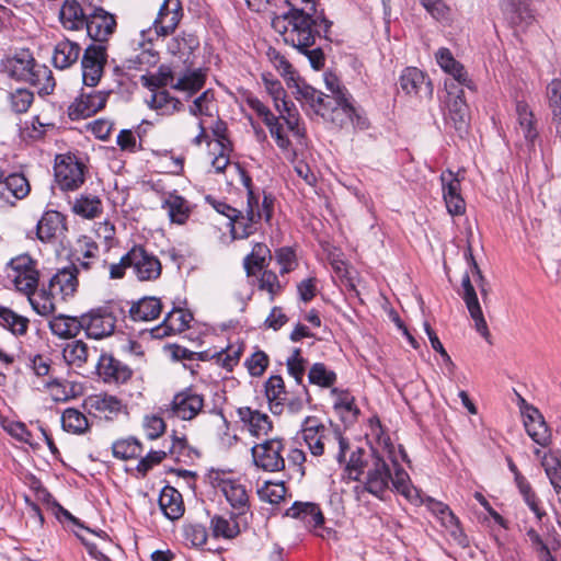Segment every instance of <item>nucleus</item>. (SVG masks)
<instances>
[{
  "label": "nucleus",
  "mask_w": 561,
  "mask_h": 561,
  "mask_svg": "<svg viewBox=\"0 0 561 561\" xmlns=\"http://www.w3.org/2000/svg\"><path fill=\"white\" fill-rule=\"evenodd\" d=\"M379 444H382V454L374 451L370 460L365 463L367 468L364 472L365 490L375 496L381 497L392 485L397 492L410 497L412 490L410 477L400 467L397 455L399 454L402 460L405 461L407 453L401 446L396 451L389 438L380 440Z\"/></svg>",
  "instance_id": "1"
},
{
  "label": "nucleus",
  "mask_w": 561,
  "mask_h": 561,
  "mask_svg": "<svg viewBox=\"0 0 561 561\" xmlns=\"http://www.w3.org/2000/svg\"><path fill=\"white\" fill-rule=\"evenodd\" d=\"M332 22L317 11L289 10L272 20V27L283 36L286 44L306 50L316 39L328 36Z\"/></svg>",
  "instance_id": "2"
},
{
  "label": "nucleus",
  "mask_w": 561,
  "mask_h": 561,
  "mask_svg": "<svg viewBox=\"0 0 561 561\" xmlns=\"http://www.w3.org/2000/svg\"><path fill=\"white\" fill-rule=\"evenodd\" d=\"M300 436L313 457L327 456L339 463L346 461L350 445L337 426L307 416L301 424Z\"/></svg>",
  "instance_id": "3"
},
{
  "label": "nucleus",
  "mask_w": 561,
  "mask_h": 561,
  "mask_svg": "<svg viewBox=\"0 0 561 561\" xmlns=\"http://www.w3.org/2000/svg\"><path fill=\"white\" fill-rule=\"evenodd\" d=\"M244 185L248 188V206L245 216L240 215L232 219L233 226L231 229L234 239H247L256 231V224L264 218L270 221L273 214L274 199L271 195H264L262 203L259 196L251 190V179L244 176Z\"/></svg>",
  "instance_id": "4"
},
{
  "label": "nucleus",
  "mask_w": 561,
  "mask_h": 561,
  "mask_svg": "<svg viewBox=\"0 0 561 561\" xmlns=\"http://www.w3.org/2000/svg\"><path fill=\"white\" fill-rule=\"evenodd\" d=\"M8 279L22 294H33L39 282L37 262L28 254L13 257L8 264Z\"/></svg>",
  "instance_id": "5"
},
{
  "label": "nucleus",
  "mask_w": 561,
  "mask_h": 561,
  "mask_svg": "<svg viewBox=\"0 0 561 561\" xmlns=\"http://www.w3.org/2000/svg\"><path fill=\"white\" fill-rule=\"evenodd\" d=\"M87 10H89L85 25L88 36L92 41L104 45L116 31V16L98 3L89 2Z\"/></svg>",
  "instance_id": "6"
},
{
  "label": "nucleus",
  "mask_w": 561,
  "mask_h": 561,
  "mask_svg": "<svg viewBox=\"0 0 561 561\" xmlns=\"http://www.w3.org/2000/svg\"><path fill=\"white\" fill-rule=\"evenodd\" d=\"M350 99L351 95L331 98L330 105L324 111L322 118L339 127L351 124L359 129H366L368 127L367 119L356 112Z\"/></svg>",
  "instance_id": "7"
},
{
  "label": "nucleus",
  "mask_w": 561,
  "mask_h": 561,
  "mask_svg": "<svg viewBox=\"0 0 561 561\" xmlns=\"http://www.w3.org/2000/svg\"><path fill=\"white\" fill-rule=\"evenodd\" d=\"M55 181L62 191H76L85 180V165L72 156H60L54 167Z\"/></svg>",
  "instance_id": "8"
},
{
  "label": "nucleus",
  "mask_w": 561,
  "mask_h": 561,
  "mask_svg": "<svg viewBox=\"0 0 561 561\" xmlns=\"http://www.w3.org/2000/svg\"><path fill=\"white\" fill-rule=\"evenodd\" d=\"M284 444L282 439H266L252 447V457L255 466L268 472H277L285 468L283 457Z\"/></svg>",
  "instance_id": "9"
},
{
  "label": "nucleus",
  "mask_w": 561,
  "mask_h": 561,
  "mask_svg": "<svg viewBox=\"0 0 561 561\" xmlns=\"http://www.w3.org/2000/svg\"><path fill=\"white\" fill-rule=\"evenodd\" d=\"M126 260H129L134 275L141 282L156 280L161 275L160 260L141 245L133 247L126 253Z\"/></svg>",
  "instance_id": "10"
},
{
  "label": "nucleus",
  "mask_w": 561,
  "mask_h": 561,
  "mask_svg": "<svg viewBox=\"0 0 561 561\" xmlns=\"http://www.w3.org/2000/svg\"><path fill=\"white\" fill-rule=\"evenodd\" d=\"M107 61L106 46L102 44H90L81 59L82 79L87 87H95L104 71Z\"/></svg>",
  "instance_id": "11"
},
{
  "label": "nucleus",
  "mask_w": 561,
  "mask_h": 561,
  "mask_svg": "<svg viewBox=\"0 0 561 561\" xmlns=\"http://www.w3.org/2000/svg\"><path fill=\"white\" fill-rule=\"evenodd\" d=\"M116 328V317L108 308H96L83 314V331L94 340L112 335Z\"/></svg>",
  "instance_id": "12"
},
{
  "label": "nucleus",
  "mask_w": 561,
  "mask_h": 561,
  "mask_svg": "<svg viewBox=\"0 0 561 561\" xmlns=\"http://www.w3.org/2000/svg\"><path fill=\"white\" fill-rule=\"evenodd\" d=\"M204 405V396L192 388H186L173 397L170 403V413L180 420L191 421L203 412Z\"/></svg>",
  "instance_id": "13"
},
{
  "label": "nucleus",
  "mask_w": 561,
  "mask_h": 561,
  "mask_svg": "<svg viewBox=\"0 0 561 561\" xmlns=\"http://www.w3.org/2000/svg\"><path fill=\"white\" fill-rule=\"evenodd\" d=\"M184 15L181 0H164L152 22L158 37H167L175 32Z\"/></svg>",
  "instance_id": "14"
},
{
  "label": "nucleus",
  "mask_w": 561,
  "mask_h": 561,
  "mask_svg": "<svg viewBox=\"0 0 561 561\" xmlns=\"http://www.w3.org/2000/svg\"><path fill=\"white\" fill-rule=\"evenodd\" d=\"M217 488L224 494L231 507V514L236 517H243L250 512V500L245 485L231 478H221Z\"/></svg>",
  "instance_id": "15"
},
{
  "label": "nucleus",
  "mask_w": 561,
  "mask_h": 561,
  "mask_svg": "<svg viewBox=\"0 0 561 561\" xmlns=\"http://www.w3.org/2000/svg\"><path fill=\"white\" fill-rule=\"evenodd\" d=\"M107 95L103 91L82 92L69 107L70 118L81 119L94 115L105 106Z\"/></svg>",
  "instance_id": "16"
},
{
  "label": "nucleus",
  "mask_w": 561,
  "mask_h": 561,
  "mask_svg": "<svg viewBox=\"0 0 561 561\" xmlns=\"http://www.w3.org/2000/svg\"><path fill=\"white\" fill-rule=\"evenodd\" d=\"M400 88L409 95L431 98L433 84L427 76L416 67L405 68L399 79Z\"/></svg>",
  "instance_id": "17"
},
{
  "label": "nucleus",
  "mask_w": 561,
  "mask_h": 561,
  "mask_svg": "<svg viewBox=\"0 0 561 561\" xmlns=\"http://www.w3.org/2000/svg\"><path fill=\"white\" fill-rule=\"evenodd\" d=\"M89 10L78 0H64L58 12V20L67 31H81L85 28Z\"/></svg>",
  "instance_id": "18"
},
{
  "label": "nucleus",
  "mask_w": 561,
  "mask_h": 561,
  "mask_svg": "<svg viewBox=\"0 0 561 561\" xmlns=\"http://www.w3.org/2000/svg\"><path fill=\"white\" fill-rule=\"evenodd\" d=\"M67 231L66 217L57 210L44 213L36 226L37 237L43 242L60 239Z\"/></svg>",
  "instance_id": "19"
},
{
  "label": "nucleus",
  "mask_w": 561,
  "mask_h": 561,
  "mask_svg": "<svg viewBox=\"0 0 561 561\" xmlns=\"http://www.w3.org/2000/svg\"><path fill=\"white\" fill-rule=\"evenodd\" d=\"M193 316L187 310L173 308L167 313L163 322L151 330L154 339H162L176 333H181L188 329Z\"/></svg>",
  "instance_id": "20"
},
{
  "label": "nucleus",
  "mask_w": 561,
  "mask_h": 561,
  "mask_svg": "<svg viewBox=\"0 0 561 561\" xmlns=\"http://www.w3.org/2000/svg\"><path fill=\"white\" fill-rule=\"evenodd\" d=\"M461 286L463 289L462 298L466 302L470 317L474 321V328L488 341L490 337V331L483 317L476 290L467 273L462 277Z\"/></svg>",
  "instance_id": "21"
},
{
  "label": "nucleus",
  "mask_w": 561,
  "mask_h": 561,
  "mask_svg": "<svg viewBox=\"0 0 561 561\" xmlns=\"http://www.w3.org/2000/svg\"><path fill=\"white\" fill-rule=\"evenodd\" d=\"M285 516L299 519L306 527L314 530L324 524L322 511L318 504L312 502H294L286 511Z\"/></svg>",
  "instance_id": "22"
},
{
  "label": "nucleus",
  "mask_w": 561,
  "mask_h": 561,
  "mask_svg": "<svg viewBox=\"0 0 561 561\" xmlns=\"http://www.w3.org/2000/svg\"><path fill=\"white\" fill-rule=\"evenodd\" d=\"M295 98L301 103V105L308 106L314 114L323 116L324 111L330 105L331 98H327V94L314 89L306 83L295 82Z\"/></svg>",
  "instance_id": "23"
},
{
  "label": "nucleus",
  "mask_w": 561,
  "mask_h": 561,
  "mask_svg": "<svg viewBox=\"0 0 561 561\" xmlns=\"http://www.w3.org/2000/svg\"><path fill=\"white\" fill-rule=\"evenodd\" d=\"M295 98L301 103V105L308 106L314 114L323 116L324 111L330 105L331 98H327V94L314 89L306 83L295 82Z\"/></svg>",
  "instance_id": "24"
},
{
  "label": "nucleus",
  "mask_w": 561,
  "mask_h": 561,
  "mask_svg": "<svg viewBox=\"0 0 561 561\" xmlns=\"http://www.w3.org/2000/svg\"><path fill=\"white\" fill-rule=\"evenodd\" d=\"M523 413L525 416L524 425L527 434L538 445L542 447L547 446L550 443L551 436L539 410L531 405H526Z\"/></svg>",
  "instance_id": "25"
},
{
  "label": "nucleus",
  "mask_w": 561,
  "mask_h": 561,
  "mask_svg": "<svg viewBox=\"0 0 561 561\" xmlns=\"http://www.w3.org/2000/svg\"><path fill=\"white\" fill-rule=\"evenodd\" d=\"M501 8L507 21L514 26L525 27L535 20L530 0H503Z\"/></svg>",
  "instance_id": "26"
},
{
  "label": "nucleus",
  "mask_w": 561,
  "mask_h": 561,
  "mask_svg": "<svg viewBox=\"0 0 561 561\" xmlns=\"http://www.w3.org/2000/svg\"><path fill=\"white\" fill-rule=\"evenodd\" d=\"M98 355L96 348H91L82 340H72L65 344L62 348V357L67 365L73 368H83L90 358Z\"/></svg>",
  "instance_id": "27"
},
{
  "label": "nucleus",
  "mask_w": 561,
  "mask_h": 561,
  "mask_svg": "<svg viewBox=\"0 0 561 561\" xmlns=\"http://www.w3.org/2000/svg\"><path fill=\"white\" fill-rule=\"evenodd\" d=\"M516 133L520 134L524 139L529 144L534 145V141L538 137V130L536 127V121L534 113L529 105L524 101H517L516 107Z\"/></svg>",
  "instance_id": "28"
},
{
  "label": "nucleus",
  "mask_w": 561,
  "mask_h": 561,
  "mask_svg": "<svg viewBox=\"0 0 561 561\" xmlns=\"http://www.w3.org/2000/svg\"><path fill=\"white\" fill-rule=\"evenodd\" d=\"M96 369L105 381L125 382L131 376V370L110 355L98 357Z\"/></svg>",
  "instance_id": "29"
},
{
  "label": "nucleus",
  "mask_w": 561,
  "mask_h": 561,
  "mask_svg": "<svg viewBox=\"0 0 561 561\" xmlns=\"http://www.w3.org/2000/svg\"><path fill=\"white\" fill-rule=\"evenodd\" d=\"M85 405L105 419H113L118 415L124 408L118 398L107 393H99L88 397L85 399Z\"/></svg>",
  "instance_id": "30"
},
{
  "label": "nucleus",
  "mask_w": 561,
  "mask_h": 561,
  "mask_svg": "<svg viewBox=\"0 0 561 561\" xmlns=\"http://www.w3.org/2000/svg\"><path fill=\"white\" fill-rule=\"evenodd\" d=\"M161 206L167 211L170 221L176 225H184L192 211L190 203L176 193L167 194Z\"/></svg>",
  "instance_id": "31"
},
{
  "label": "nucleus",
  "mask_w": 561,
  "mask_h": 561,
  "mask_svg": "<svg viewBox=\"0 0 561 561\" xmlns=\"http://www.w3.org/2000/svg\"><path fill=\"white\" fill-rule=\"evenodd\" d=\"M159 506L164 516L171 520L181 518L184 514L182 494L173 486H164L159 496Z\"/></svg>",
  "instance_id": "32"
},
{
  "label": "nucleus",
  "mask_w": 561,
  "mask_h": 561,
  "mask_svg": "<svg viewBox=\"0 0 561 561\" xmlns=\"http://www.w3.org/2000/svg\"><path fill=\"white\" fill-rule=\"evenodd\" d=\"M48 325L54 335L61 339H71L83 330V314L80 317L58 314L49 320Z\"/></svg>",
  "instance_id": "33"
},
{
  "label": "nucleus",
  "mask_w": 561,
  "mask_h": 561,
  "mask_svg": "<svg viewBox=\"0 0 561 561\" xmlns=\"http://www.w3.org/2000/svg\"><path fill=\"white\" fill-rule=\"evenodd\" d=\"M81 47L78 43L64 38L59 41L53 51V65L58 69H67L79 59Z\"/></svg>",
  "instance_id": "34"
},
{
  "label": "nucleus",
  "mask_w": 561,
  "mask_h": 561,
  "mask_svg": "<svg viewBox=\"0 0 561 561\" xmlns=\"http://www.w3.org/2000/svg\"><path fill=\"white\" fill-rule=\"evenodd\" d=\"M238 414L253 436L260 437L267 435L272 430V422L268 415L259 410L244 407L238 410Z\"/></svg>",
  "instance_id": "35"
},
{
  "label": "nucleus",
  "mask_w": 561,
  "mask_h": 561,
  "mask_svg": "<svg viewBox=\"0 0 561 561\" xmlns=\"http://www.w3.org/2000/svg\"><path fill=\"white\" fill-rule=\"evenodd\" d=\"M78 287V278L76 268L71 266L59 270L50 279L49 288L54 290L56 295H60L62 299L72 296Z\"/></svg>",
  "instance_id": "36"
},
{
  "label": "nucleus",
  "mask_w": 561,
  "mask_h": 561,
  "mask_svg": "<svg viewBox=\"0 0 561 561\" xmlns=\"http://www.w3.org/2000/svg\"><path fill=\"white\" fill-rule=\"evenodd\" d=\"M36 66L34 58L27 51H22L7 61L5 69L10 77L28 82Z\"/></svg>",
  "instance_id": "37"
},
{
  "label": "nucleus",
  "mask_w": 561,
  "mask_h": 561,
  "mask_svg": "<svg viewBox=\"0 0 561 561\" xmlns=\"http://www.w3.org/2000/svg\"><path fill=\"white\" fill-rule=\"evenodd\" d=\"M265 394L273 414H282L287 400L284 380L280 376H271L265 382Z\"/></svg>",
  "instance_id": "38"
},
{
  "label": "nucleus",
  "mask_w": 561,
  "mask_h": 561,
  "mask_svg": "<svg viewBox=\"0 0 561 561\" xmlns=\"http://www.w3.org/2000/svg\"><path fill=\"white\" fill-rule=\"evenodd\" d=\"M287 108L284 111H277L279 113V118L286 124L287 129L291 133L297 145L306 146L307 145V131L304 122L300 118V115L295 107L294 103L290 102L286 106Z\"/></svg>",
  "instance_id": "39"
},
{
  "label": "nucleus",
  "mask_w": 561,
  "mask_h": 561,
  "mask_svg": "<svg viewBox=\"0 0 561 561\" xmlns=\"http://www.w3.org/2000/svg\"><path fill=\"white\" fill-rule=\"evenodd\" d=\"M71 210L83 219H95L103 213V204L99 196L92 194H80L75 198Z\"/></svg>",
  "instance_id": "40"
},
{
  "label": "nucleus",
  "mask_w": 561,
  "mask_h": 561,
  "mask_svg": "<svg viewBox=\"0 0 561 561\" xmlns=\"http://www.w3.org/2000/svg\"><path fill=\"white\" fill-rule=\"evenodd\" d=\"M162 311V304L156 297H145L133 304L129 316L134 321H151L157 319Z\"/></svg>",
  "instance_id": "41"
},
{
  "label": "nucleus",
  "mask_w": 561,
  "mask_h": 561,
  "mask_svg": "<svg viewBox=\"0 0 561 561\" xmlns=\"http://www.w3.org/2000/svg\"><path fill=\"white\" fill-rule=\"evenodd\" d=\"M199 43L196 36L192 34L182 33L173 37L167 45L168 51L173 56L184 58V61H188L190 56L198 47Z\"/></svg>",
  "instance_id": "42"
},
{
  "label": "nucleus",
  "mask_w": 561,
  "mask_h": 561,
  "mask_svg": "<svg viewBox=\"0 0 561 561\" xmlns=\"http://www.w3.org/2000/svg\"><path fill=\"white\" fill-rule=\"evenodd\" d=\"M242 517H236L231 514L229 518L220 515H215L210 520L213 535L216 538L222 537L231 539L240 534V522Z\"/></svg>",
  "instance_id": "43"
},
{
  "label": "nucleus",
  "mask_w": 561,
  "mask_h": 561,
  "mask_svg": "<svg viewBox=\"0 0 561 561\" xmlns=\"http://www.w3.org/2000/svg\"><path fill=\"white\" fill-rule=\"evenodd\" d=\"M448 118L459 133L466 131L469 122V108L461 95H457L448 103Z\"/></svg>",
  "instance_id": "44"
},
{
  "label": "nucleus",
  "mask_w": 561,
  "mask_h": 561,
  "mask_svg": "<svg viewBox=\"0 0 561 561\" xmlns=\"http://www.w3.org/2000/svg\"><path fill=\"white\" fill-rule=\"evenodd\" d=\"M30 192V184L27 179L21 173H13L8 175L1 184L0 194L5 198L10 196L21 199L24 198Z\"/></svg>",
  "instance_id": "45"
},
{
  "label": "nucleus",
  "mask_w": 561,
  "mask_h": 561,
  "mask_svg": "<svg viewBox=\"0 0 561 561\" xmlns=\"http://www.w3.org/2000/svg\"><path fill=\"white\" fill-rule=\"evenodd\" d=\"M541 466L561 504V459L554 453H545Z\"/></svg>",
  "instance_id": "46"
},
{
  "label": "nucleus",
  "mask_w": 561,
  "mask_h": 561,
  "mask_svg": "<svg viewBox=\"0 0 561 561\" xmlns=\"http://www.w3.org/2000/svg\"><path fill=\"white\" fill-rule=\"evenodd\" d=\"M266 127L271 134V137L275 140L277 147L289 158L296 157V149L293 147L290 139L288 138L284 125L280 123V118L274 116L271 121L266 122Z\"/></svg>",
  "instance_id": "47"
},
{
  "label": "nucleus",
  "mask_w": 561,
  "mask_h": 561,
  "mask_svg": "<svg viewBox=\"0 0 561 561\" xmlns=\"http://www.w3.org/2000/svg\"><path fill=\"white\" fill-rule=\"evenodd\" d=\"M271 257V251L266 244L260 242L255 243L251 253H249L243 260V266L247 275H255L254 270H262Z\"/></svg>",
  "instance_id": "48"
},
{
  "label": "nucleus",
  "mask_w": 561,
  "mask_h": 561,
  "mask_svg": "<svg viewBox=\"0 0 561 561\" xmlns=\"http://www.w3.org/2000/svg\"><path fill=\"white\" fill-rule=\"evenodd\" d=\"M28 298L30 304L32 305L33 309L41 316H48L51 314L56 307H55V293L50 288L45 289L42 288L41 290H34L33 294H25Z\"/></svg>",
  "instance_id": "49"
},
{
  "label": "nucleus",
  "mask_w": 561,
  "mask_h": 561,
  "mask_svg": "<svg viewBox=\"0 0 561 561\" xmlns=\"http://www.w3.org/2000/svg\"><path fill=\"white\" fill-rule=\"evenodd\" d=\"M61 425L66 432L83 434L89 430L87 416L77 409L68 408L61 414Z\"/></svg>",
  "instance_id": "50"
},
{
  "label": "nucleus",
  "mask_w": 561,
  "mask_h": 561,
  "mask_svg": "<svg viewBox=\"0 0 561 561\" xmlns=\"http://www.w3.org/2000/svg\"><path fill=\"white\" fill-rule=\"evenodd\" d=\"M151 108L161 111L162 114H173L182 108V103L176 98L170 95L165 90L154 91L148 102Z\"/></svg>",
  "instance_id": "51"
},
{
  "label": "nucleus",
  "mask_w": 561,
  "mask_h": 561,
  "mask_svg": "<svg viewBox=\"0 0 561 561\" xmlns=\"http://www.w3.org/2000/svg\"><path fill=\"white\" fill-rule=\"evenodd\" d=\"M440 525L449 533L450 537L461 547H467L469 541L459 525V519L451 512L450 508L446 510L443 515L438 517Z\"/></svg>",
  "instance_id": "52"
},
{
  "label": "nucleus",
  "mask_w": 561,
  "mask_h": 561,
  "mask_svg": "<svg viewBox=\"0 0 561 561\" xmlns=\"http://www.w3.org/2000/svg\"><path fill=\"white\" fill-rule=\"evenodd\" d=\"M1 324L15 335H24L28 329V319L9 308H0Z\"/></svg>",
  "instance_id": "53"
},
{
  "label": "nucleus",
  "mask_w": 561,
  "mask_h": 561,
  "mask_svg": "<svg viewBox=\"0 0 561 561\" xmlns=\"http://www.w3.org/2000/svg\"><path fill=\"white\" fill-rule=\"evenodd\" d=\"M309 382L321 388H331L336 382L335 371L329 369L323 363H316L308 373Z\"/></svg>",
  "instance_id": "54"
},
{
  "label": "nucleus",
  "mask_w": 561,
  "mask_h": 561,
  "mask_svg": "<svg viewBox=\"0 0 561 561\" xmlns=\"http://www.w3.org/2000/svg\"><path fill=\"white\" fill-rule=\"evenodd\" d=\"M262 80L265 89L272 96L276 111H284L290 101L286 100V91L284 90L280 81L274 79L271 75H263Z\"/></svg>",
  "instance_id": "55"
},
{
  "label": "nucleus",
  "mask_w": 561,
  "mask_h": 561,
  "mask_svg": "<svg viewBox=\"0 0 561 561\" xmlns=\"http://www.w3.org/2000/svg\"><path fill=\"white\" fill-rule=\"evenodd\" d=\"M112 450L115 458L127 460L140 456L142 448L137 439L127 438L116 440Z\"/></svg>",
  "instance_id": "56"
},
{
  "label": "nucleus",
  "mask_w": 561,
  "mask_h": 561,
  "mask_svg": "<svg viewBox=\"0 0 561 561\" xmlns=\"http://www.w3.org/2000/svg\"><path fill=\"white\" fill-rule=\"evenodd\" d=\"M205 83V73L202 69L190 71L181 77L173 85L174 89L195 93L203 88Z\"/></svg>",
  "instance_id": "57"
},
{
  "label": "nucleus",
  "mask_w": 561,
  "mask_h": 561,
  "mask_svg": "<svg viewBox=\"0 0 561 561\" xmlns=\"http://www.w3.org/2000/svg\"><path fill=\"white\" fill-rule=\"evenodd\" d=\"M257 494L261 501L271 504H278L285 499L286 488L283 482L266 481L261 488L257 489Z\"/></svg>",
  "instance_id": "58"
},
{
  "label": "nucleus",
  "mask_w": 561,
  "mask_h": 561,
  "mask_svg": "<svg viewBox=\"0 0 561 561\" xmlns=\"http://www.w3.org/2000/svg\"><path fill=\"white\" fill-rule=\"evenodd\" d=\"M283 287L277 274L271 270H264L257 278V288L267 291L270 301H273L282 293Z\"/></svg>",
  "instance_id": "59"
},
{
  "label": "nucleus",
  "mask_w": 561,
  "mask_h": 561,
  "mask_svg": "<svg viewBox=\"0 0 561 561\" xmlns=\"http://www.w3.org/2000/svg\"><path fill=\"white\" fill-rule=\"evenodd\" d=\"M28 83L37 87L39 91L50 93L55 88V80L51 71L44 65H38L33 71L32 79Z\"/></svg>",
  "instance_id": "60"
},
{
  "label": "nucleus",
  "mask_w": 561,
  "mask_h": 561,
  "mask_svg": "<svg viewBox=\"0 0 561 561\" xmlns=\"http://www.w3.org/2000/svg\"><path fill=\"white\" fill-rule=\"evenodd\" d=\"M75 260H93L99 257V245L92 238L82 236L78 239L73 252Z\"/></svg>",
  "instance_id": "61"
},
{
  "label": "nucleus",
  "mask_w": 561,
  "mask_h": 561,
  "mask_svg": "<svg viewBox=\"0 0 561 561\" xmlns=\"http://www.w3.org/2000/svg\"><path fill=\"white\" fill-rule=\"evenodd\" d=\"M183 537L192 547H202L207 541V529L201 524H187L183 526Z\"/></svg>",
  "instance_id": "62"
},
{
  "label": "nucleus",
  "mask_w": 561,
  "mask_h": 561,
  "mask_svg": "<svg viewBox=\"0 0 561 561\" xmlns=\"http://www.w3.org/2000/svg\"><path fill=\"white\" fill-rule=\"evenodd\" d=\"M433 19L439 22L451 20V9L443 0H420Z\"/></svg>",
  "instance_id": "63"
},
{
  "label": "nucleus",
  "mask_w": 561,
  "mask_h": 561,
  "mask_svg": "<svg viewBox=\"0 0 561 561\" xmlns=\"http://www.w3.org/2000/svg\"><path fill=\"white\" fill-rule=\"evenodd\" d=\"M307 360L301 356V350L295 348L291 355L287 358L286 365L288 374L296 380L297 383H301L305 371H306Z\"/></svg>",
  "instance_id": "64"
}]
</instances>
